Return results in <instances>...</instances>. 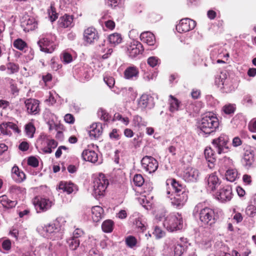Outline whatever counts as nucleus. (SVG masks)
Listing matches in <instances>:
<instances>
[{
    "instance_id": "1",
    "label": "nucleus",
    "mask_w": 256,
    "mask_h": 256,
    "mask_svg": "<svg viewBox=\"0 0 256 256\" xmlns=\"http://www.w3.org/2000/svg\"><path fill=\"white\" fill-rule=\"evenodd\" d=\"M219 120L214 114L208 112L202 118L198 124L200 134L208 135L218 128Z\"/></svg>"
},
{
    "instance_id": "2",
    "label": "nucleus",
    "mask_w": 256,
    "mask_h": 256,
    "mask_svg": "<svg viewBox=\"0 0 256 256\" xmlns=\"http://www.w3.org/2000/svg\"><path fill=\"white\" fill-rule=\"evenodd\" d=\"M194 214H198L200 220L204 224L212 226L215 224L218 218L213 209L208 207H203V204H198L194 210Z\"/></svg>"
},
{
    "instance_id": "3",
    "label": "nucleus",
    "mask_w": 256,
    "mask_h": 256,
    "mask_svg": "<svg viewBox=\"0 0 256 256\" xmlns=\"http://www.w3.org/2000/svg\"><path fill=\"white\" fill-rule=\"evenodd\" d=\"M163 226L168 230L171 232L181 230L183 226L182 218L178 213L170 214L166 216L164 221Z\"/></svg>"
},
{
    "instance_id": "4",
    "label": "nucleus",
    "mask_w": 256,
    "mask_h": 256,
    "mask_svg": "<svg viewBox=\"0 0 256 256\" xmlns=\"http://www.w3.org/2000/svg\"><path fill=\"white\" fill-rule=\"evenodd\" d=\"M56 36L52 34L42 35L37 42L40 50L46 53H52L56 48Z\"/></svg>"
},
{
    "instance_id": "5",
    "label": "nucleus",
    "mask_w": 256,
    "mask_h": 256,
    "mask_svg": "<svg viewBox=\"0 0 256 256\" xmlns=\"http://www.w3.org/2000/svg\"><path fill=\"white\" fill-rule=\"evenodd\" d=\"M61 219L58 218L54 222L49 224L44 227L38 228L37 230L44 236L52 240H55L59 237V229L56 223L58 222L59 220Z\"/></svg>"
},
{
    "instance_id": "6",
    "label": "nucleus",
    "mask_w": 256,
    "mask_h": 256,
    "mask_svg": "<svg viewBox=\"0 0 256 256\" xmlns=\"http://www.w3.org/2000/svg\"><path fill=\"white\" fill-rule=\"evenodd\" d=\"M215 84L223 92H230L234 89L232 80L224 72H221L216 76Z\"/></svg>"
},
{
    "instance_id": "7",
    "label": "nucleus",
    "mask_w": 256,
    "mask_h": 256,
    "mask_svg": "<svg viewBox=\"0 0 256 256\" xmlns=\"http://www.w3.org/2000/svg\"><path fill=\"white\" fill-rule=\"evenodd\" d=\"M108 184V180L105 176L102 174H100L94 182V194L95 196H104Z\"/></svg>"
},
{
    "instance_id": "8",
    "label": "nucleus",
    "mask_w": 256,
    "mask_h": 256,
    "mask_svg": "<svg viewBox=\"0 0 256 256\" xmlns=\"http://www.w3.org/2000/svg\"><path fill=\"white\" fill-rule=\"evenodd\" d=\"M228 136L222 134L218 138L214 139L212 144L218 154H224L228 152L230 150L228 146Z\"/></svg>"
},
{
    "instance_id": "9",
    "label": "nucleus",
    "mask_w": 256,
    "mask_h": 256,
    "mask_svg": "<svg viewBox=\"0 0 256 256\" xmlns=\"http://www.w3.org/2000/svg\"><path fill=\"white\" fill-rule=\"evenodd\" d=\"M142 168L150 174L154 172L158 168V162L153 157L146 156L141 160Z\"/></svg>"
},
{
    "instance_id": "10",
    "label": "nucleus",
    "mask_w": 256,
    "mask_h": 256,
    "mask_svg": "<svg viewBox=\"0 0 256 256\" xmlns=\"http://www.w3.org/2000/svg\"><path fill=\"white\" fill-rule=\"evenodd\" d=\"M143 50V46L138 41L133 40L127 45V53L132 58L136 57Z\"/></svg>"
},
{
    "instance_id": "11",
    "label": "nucleus",
    "mask_w": 256,
    "mask_h": 256,
    "mask_svg": "<svg viewBox=\"0 0 256 256\" xmlns=\"http://www.w3.org/2000/svg\"><path fill=\"white\" fill-rule=\"evenodd\" d=\"M196 26L194 20L185 18L180 20L178 24L176 26L177 31L180 33L186 32L193 30Z\"/></svg>"
},
{
    "instance_id": "12",
    "label": "nucleus",
    "mask_w": 256,
    "mask_h": 256,
    "mask_svg": "<svg viewBox=\"0 0 256 256\" xmlns=\"http://www.w3.org/2000/svg\"><path fill=\"white\" fill-rule=\"evenodd\" d=\"M33 204L37 212L46 211L48 210L52 205V202L49 200L38 197L36 198L34 200Z\"/></svg>"
},
{
    "instance_id": "13",
    "label": "nucleus",
    "mask_w": 256,
    "mask_h": 256,
    "mask_svg": "<svg viewBox=\"0 0 256 256\" xmlns=\"http://www.w3.org/2000/svg\"><path fill=\"white\" fill-rule=\"evenodd\" d=\"M188 192L183 190L180 194H175L173 198H170L171 204L176 208H182L188 200Z\"/></svg>"
},
{
    "instance_id": "14",
    "label": "nucleus",
    "mask_w": 256,
    "mask_h": 256,
    "mask_svg": "<svg viewBox=\"0 0 256 256\" xmlns=\"http://www.w3.org/2000/svg\"><path fill=\"white\" fill-rule=\"evenodd\" d=\"M200 173L199 170L195 168L188 167L184 172L183 178L188 182H196L198 180Z\"/></svg>"
},
{
    "instance_id": "15",
    "label": "nucleus",
    "mask_w": 256,
    "mask_h": 256,
    "mask_svg": "<svg viewBox=\"0 0 256 256\" xmlns=\"http://www.w3.org/2000/svg\"><path fill=\"white\" fill-rule=\"evenodd\" d=\"M207 189L209 190L214 191L220 184V180L216 172L209 174L205 179Z\"/></svg>"
},
{
    "instance_id": "16",
    "label": "nucleus",
    "mask_w": 256,
    "mask_h": 256,
    "mask_svg": "<svg viewBox=\"0 0 256 256\" xmlns=\"http://www.w3.org/2000/svg\"><path fill=\"white\" fill-rule=\"evenodd\" d=\"M24 103L28 114H36L39 112L40 110V102L38 100L30 98L26 100Z\"/></svg>"
},
{
    "instance_id": "17",
    "label": "nucleus",
    "mask_w": 256,
    "mask_h": 256,
    "mask_svg": "<svg viewBox=\"0 0 256 256\" xmlns=\"http://www.w3.org/2000/svg\"><path fill=\"white\" fill-rule=\"evenodd\" d=\"M232 189L230 186H226L220 188L217 194L218 198L222 202L230 201L232 198Z\"/></svg>"
},
{
    "instance_id": "18",
    "label": "nucleus",
    "mask_w": 256,
    "mask_h": 256,
    "mask_svg": "<svg viewBox=\"0 0 256 256\" xmlns=\"http://www.w3.org/2000/svg\"><path fill=\"white\" fill-rule=\"evenodd\" d=\"M103 131L102 124L100 122L93 123L88 130L92 139H96L102 135Z\"/></svg>"
},
{
    "instance_id": "19",
    "label": "nucleus",
    "mask_w": 256,
    "mask_h": 256,
    "mask_svg": "<svg viewBox=\"0 0 256 256\" xmlns=\"http://www.w3.org/2000/svg\"><path fill=\"white\" fill-rule=\"evenodd\" d=\"M82 157L84 160L92 163L98 162L100 164L101 161L98 160V154L93 150H85L82 154Z\"/></svg>"
},
{
    "instance_id": "20",
    "label": "nucleus",
    "mask_w": 256,
    "mask_h": 256,
    "mask_svg": "<svg viewBox=\"0 0 256 256\" xmlns=\"http://www.w3.org/2000/svg\"><path fill=\"white\" fill-rule=\"evenodd\" d=\"M84 40L88 44L94 42L98 39L97 31L92 27L88 28L84 30Z\"/></svg>"
},
{
    "instance_id": "21",
    "label": "nucleus",
    "mask_w": 256,
    "mask_h": 256,
    "mask_svg": "<svg viewBox=\"0 0 256 256\" xmlns=\"http://www.w3.org/2000/svg\"><path fill=\"white\" fill-rule=\"evenodd\" d=\"M138 74V69L136 66H128L124 71V78L127 80H136Z\"/></svg>"
},
{
    "instance_id": "22",
    "label": "nucleus",
    "mask_w": 256,
    "mask_h": 256,
    "mask_svg": "<svg viewBox=\"0 0 256 256\" xmlns=\"http://www.w3.org/2000/svg\"><path fill=\"white\" fill-rule=\"evenodd\" d=\"M73 20L72 16L66 14L60 18L58 22L59 26L64 28H71L74 26Z\"/></svg>"
},
{
    "instance_id": "23",
    "label": "nucleus",
    "mask_w": 256,
    "mask_h": 256,
    "mask_svg": "<svg viewBox=\"0 0 256 256\" xmlns=\"http://www.w3.org/2000/svg\"><path fill=\"white\" fill-rule=\"evenodd\" d=\"M44 140L46 144V146L43 148L42 150L46 154H50L52 149H54L58 146V142L54 139L50 138L48 136H44Z\"/></svg>"
},
{
    "instance_id": "24",
    "label": "nucleus",
    "mask_w": 256,
    "mask_h": 256,
    "mask_svg": "<svg viewBox=\"0 0 256 256\" xmlns=\"http://www.w3.org/2000/svg\"><path fill=\"white\" fill-rule=\"evenodd\" d=\"M141 40L148 46H154L156 43V38L154 34L150 32H144L140 36Z\"/></svg>"
},
{
    "instance_id": "25",
    "label": "nucleus",
    "mask_w": 256,
    "mask_h": 256,
    "mask_svg": "<svg viewBox=\"0 0 256 256\" xmlns=\"http://www.w3.org/2000/svg\"><path fill=\"white\" fill-rule=\"evenodd\" d=\"M254 161V154L252 151L246 150L242 162L243 165L247 168H250Z\"/></svg>"
},
{
    "instance_id": "26",
    "label": "nucleus",
    "mask_w": 256,
    "mask_h": 256,
    "mask_svg": "<svg viewBox=\"0 0 256 256\" xmlns=\"http://www.w3.org/2000/svg\"><path fill=\"white\" fill-rule=\"evenodd\" d=\"M104 216V210L100 206H94L92 208V218L94 222L100 221Z\"/></svg>"
},
{
    "instance_id": "27",
    "label": "nucleus",
    "mask_w": 256,
    "mask_h": 256,
    "mask_svg": "<svg viewBox=\"0 0 256 256\" xmlns=\"http://www.w3.org/2000/svg\"><path fill=\"white\" fill-rule=\"evenodd\" d=\"M37 22L33 18L26 19L22 22V26L25 32L33 30L37 28Z\"/></svg>"
},
{
    "instance_id": "28",
    "label": "nucleus",
    "mask_w": 256,
    "mask_h": 256,
    "mask_svg": "<svg viewBox=\"0 0 256 256\" xmlns=\"http://www.w3.org/2000/svg\"><path fill=\"white\" fill-rule=\"evenodd\" d=\"M206 159L210 164L208 166L211 168L216 162V154L211 148H206L204 152Z\"/></svg>"
},
{
    "instance_id": "29",
    "label": "nucleus",
    "mask_w": 256,
    "mask_h": 256,
    "mask_svg": "<svg viewBox=\"0 0 256 256\" xmlns=\"http://www.w3.org/2000/svg\"><path fill=\"white\" fill-rule=\"evenodd\" d=\"M12 178L17 182H20L26 178L24 173L20 171L17 166H14L12 170Z\"/></svg>"
},
{
    "instance_id": "30",
    "label": "nucleus",
    "mask_w": 256,
    "mask_h": 256,
    "mask_svg": "<svg viewBox=\"0 0 256 256\" xmlns=\"http://www.w3.org/2000/svg\"><path fill=\"white\" fill-rule=\"evenodd\" d=\"M58 189L62 190L63 192H66L68 194H70L74 191L75 186L72 182H61L58 185Z\"/></svg>"
},
{
    "instance_id": "31",
    "label": "nucleus",
    "mask_w": 256,
    "mask_h": 256,
    "mask_svg": "<svg viewBox=\"0 0 256 256\" xmlns=\"http://www.w3.org/2000/svg\"><path fill=\"white\" fill-rule=\"evenodd\" d=\"M0 203L4 207L10 208L14 207L17 202L16 200H10L6 195H3L0 196Z\"/></svg>"
},
{
    "instance_id": "32",
    "label": "nucleus",
    "mask_w": 256,
    "mask_h": 256,
    "mask_svg": "<svg viewBox=\"0 0 256 256\" xmlns=\"http://www.w3.org/2000/svg\"><path fill=\"white\" fill-rule=\"evenodd\" d=\"M169 98L170 110L171 112H174L178 110L180 102L172 95H170Z\"/></svg>"
},
{
    "instance_id": "33",
    "label": "nucleus",
    "mask_w": 256,
    "mask_h": 256,
    "mask_svg": "<svg viewBox=\"0 0 256 256\" xmlns=\"http://www.w3.org/2000/svg\"><path fill=\"white\" fill-rule=\"evenodd\" d=\"M166 183L167 184H170L173 189L174 190L175 194H180V192L182 193L183 190H185L182 186L174 179L168 180Z\"/></svg>"
},
{
    "instance_id": "34",
    "label": "nucleus",
    "mask_w": 256,
    "mask_h": 256,
    "mask_svg": "<svg viewBox=\"0 0 256 256\" xmlns=\"http://www.w3.org/2000/svg\"><path fill=\"white\" fill-rule=\"evenodd\" d=\"M225 177L227 180L233 182L238 178V172L236 168H229L226 172Z\"/></svg>"
},
{
    "instance_id": "35",
    "label": "nucleus",
    "mask_w": 256,
    "mask_h": 256,
    "mask_svg": "<svg viewBox=\"0 0 256 256\" xmlns=\"http://www.w3.org/2000/svg\"><path fill=\"white\" fill-rule=\"evenodd\" d=\"M122 38L120 34L114 33L110 34L108 36V41L113 46H116L121 42Z\"/></svg>"
},
{
    "instance_id": "36",
    "label": "nucleus",
    "mask_w": 256,
    "mask_h": 256,
    "mask_svg": "<svg viewBox=\"0 0 256 256\" xmlns=\"http://www.w3.org/2000/svg\"><path fill=\"white\" fill-rule=\"evenodd\" d=\"M114 222L112 220H108L104 221L102 225V228L104 232H111L113 230Z\"/></svg>"
},
{
    "instance_id": "37",
    "label": "nucleus",
    "mask_w": 256,
    "mask_h": 256,
    "mask_svg": "<svg viewBox=\"0 0 256 256\" xmlns=\"http://www.w3.org/2000/svg\"><path fill=\"white\" fill-rule=\"evenodd\" d=\"M9 191L10 193L13 194H22L24 195L26 193L24 188L20 187L16 185H14L10 187Z\"/></svg>"
},
{
    "instance_id": "38",
    "label": "nucleus",
    "mask_w": 256,
    "mask_h": 256,
    "mask_svg": "<svg viewBox=\"0 0 256 256\" xmlns=\"http://www.w3.org/2000/svg\"><path fill=\"white\" fill-rule=\"evenodd\" d=\"M67 242L70 248L72 250H74L79 246L80 240V239L74 238L71 237L67 240Z\"/></svg>"
},
{
    "instance_id": "39",
    "label": "nucleus",
    "mask_w": 256,
    "mask_h": 256,
    "mask_svg": "<svg viewBox=\"0 0 256 256\" xmlns=\"http://www.w3.org/2000/svg\"><path fill=\"white\" fill-rule=\"evenodd\" d=\"M133 123L135 126L140 128L142 126H145L147 122L142 119V118L139 116H135L133 118Z\"/></svg>"
},
{
    "instance_id": "40",
    "label": "nucleus",
    "mask_w": 256,
    "mask_h": 256,
    "mask_svg": "<svg viewBox=\"0 0 256 256\" xmlns=\"http://www.w3.org/2000/svg\"><path fill=\"white\" fill-rule=\"evenodd\" d=\"M150 98L151 97L148 94H142L138 102L139 105L142 108H146L148 106V102Z\"/></svg>"
},
{
    "instance_id": "41",
    "label": "nucleus",
    "mask_w": 256,
    "mask_h": 256,
    "mask_svg": "<svg viewBox=\"0 0 256 256\" xmlns=\"http://www.w3.org/2000/svg\"><path fill=\"white\" fill-rule=\"evenodd\" d=\"M35 128L34 125L29 123L25 126V132L26 136L30 138H32L34 136V134L35 132Z\"/></svg>"
},
{
    "instance_id": "42",
    "label": "nucleus",
    "mask_w": 256,
    "mask_h": 256,
    "mask_svg": "<svg viewBox=\"0 0 256 256\" xmlns=\"http://www.w3.org/2000/svg\"><path fill=\"white\" fill-rule=\"evenodd\" d=\"M222 110L224 114H231L234 113L236 110V106L234 104H227L222 107Z\"/></svg>"
},
{
    "instance_id": "43",
    "label": "nucleus",
    "mask_w": 256,
    "mask_h": 256,
    "mask_svg": "<svg viewBox=\"0 0 256 256\" xmlns=\"http://www.w3.org/2000/svg\"><path fill=\"white\" fill-rule=\"evenodd\" d=\"M14 46L15 48L22 50L26 46V44L22 39L18 38L14 41Z\"/></svg>"
},
{
    "instance_id": "44",
    "label": "nucleus",
    "mask_w": 256,
    "mask_h": 256,
    "mask_svg": "<svg viewBox=\"0 0 256 256\" xmlns=\"http://www.w3.org/2000/svg\"><path fill=\"white\" fill-rule=\"evenodd\" d=\"M126 244L128 247H129L130 248H133L136 245L137 240L134 236H128L126 238Z\"/></svg>"
},
{
    "instance_id": "45",
    "label": "nucleus",
    "mask_w": 256,
    "mask_h": 256,
    "mask_svg": "<svg viewBox=\"0 0 256 256\" xmlns=\"http://www.w3.org/2000/svg\"><path fill=\"white\" fill-rule=\"evenodd\" d=\"M133 182L136 186L140 187L144 184V179L141 174H136L133 178Z\"/></svg>"
},
{
    "instance_id": "46",
    "label": "nucleus",
    "mask_w": 256,
    "mask_h": 256,
    "mask_svg": "<svg viewBox=\"0 0 256 256\" xmlns=\"http://www.w3.org/2000/svg\"><path fill=\"white\" fill-rule=\"evenodd\" d=\"M166 211L165 210H158L156 214V220L158 221L164 222L166 218Z\"/></svg>"
},
{
    "instance_id": "47",
    "label": "nucleus",
    "mask_w": 256,
    "mask_h": 256,
    "mask_svg": "<svg viewBox=\"0 0 256 256\" xmlns=\"http://www.w3.org/2000/svg\"><path fill=\"white\" fill-rule=\"evenodd\" d=\"M6 70L8 74H13L18 72V66L15 64L10 62L6 65Z\"/></svg>"
},
{
    "instance_id": "48",
    "label": "nucleus",
    "mask_w": 256,
    "mask_h": 256,
    "mask_svg": "<svg viewBox=\"0 0 256 256\" xmlns=\"http://www.w3.org/2000/svg\"><path fill=\"white\" fill-rule=\"evenodd\" d=\"M245 212L248 216L253 218L256 214V206L252 204L248 205L246 207Z\"/></svg>"
},
{
    "instance_id": "49",
    "label": "nucleus",
    "mask_w": 256,
    "mask_h": 256,
    "mask_svg": "<svg viewBox=\"0 0 256 256\" xmlns=\"http://www.w3.org/2000/svg\"><path fill=\"white\" fill-rule=\"evenodd\" d=\"M98 116L104 122H108L110 120V116L104 110L100 109L98 111Z\"/></svg>"
},
{
    "instance_id": "50",
    "label": "nucleus",
    "mask_w": 256,
    "mask_h": 256,
    "mask_svg": "<svg viewBox=\"0 0 256 256\" xmlns=\"http://www.w3.org/2000/svg\"><path fill=\"white\" fill-rule=\"evenodd\" d=\"M0 130L2 134L4 135L10 136L12 134V132L8 128L7 122H3L0 124Z\"/></svg>"
},
{
    "instance_id": "51",
    "label": "nucleus",
    "mask_w": 256,
    "mask_h": 256,
    "mask_svg": "<svg viewBox=\"0 0 256 256\" xmlns=\"http://www.w3.org/2000/svg\"><path fill=\"white\" fill-rule=\"evenodd\" d=\"M61 59L64 64H69L72 61V56L67 52H64Z\"/></svg>"
},
{
    "instance_id": "52",
    "label": "nucleus",
    "mask_w": 256,
    "mask_h": 256,
    "mask_svg": "<svg viewBox=\"0 0 256 256\" xmlns=\"http://www.w3.org/2000/svg\"><path fill=\"white\" fill-rule=\"evenodd\" d=\"M153 234L156 238H160L164 236L165 232L160 228L156 226L153 232Z\"/></svg>"
},
{
    "instance_id": "53",
    "label": "nucleus",
    "mask_w": 256,
    "mask_h": 256,
    "mask_svg": "<svg viewBox=\"0 0 256 256\" xmlns=\"http://www.w3.org/2000/svg\"><path fill=\"white\" fill-rule=\"evenodd\" d=\"M6 82L8 84H10L11 90L14 94V92H18V89L16 87V82L14 80L10 78H6Z\"/></svg>"
},
{
    "instance_id": "54",
    "label": "nucleus",
    "mask_w": 256,
    "mask_h": 256,
    "mask_svg": "<svg viewBox=\"0 0 256 256\" xmlns=\"http://www.w3.org/2000/svg\"><path fill=\"white\" fill-rule=\"evenodd\" d=\"M148 64L152 68H154L157 66L158 63L160 60L156 56H151L148 59Z\"/></svg>"
},
{
    "instance_id": "55",
    "label": "nucleus",
    "mask_w": 256,
    "mask_h": 256,
    "mask_svg": "<svg viewBox=\"0 0 256 256\" xmlns=\"http://www.w3.org/2000/svg\"><path fill=\"white\" fill-rule=\"evenodd\" d=\"M28 164L34 168H36L38 166V161L37 158L34 156H30L28 158Z\"/></svg>"
},
{
    "instance_id": "56",
    "label": "nucleus",
    "mask_w": 256,
    "mask_h": 256,
    "mask_svg": "<svg viewBox=\"0 0 256 256\" xmlns=\"http://www.w3.org/2000/svg\"><path fill=\"white\" fill-rule=\"evenodd\" d=\"M8 126V128L12 131V130L14 132L19 134L20 132L17 125L12 122H6Z\"/></svg>"
},
{
    "instance_id": "57",
    "label": "nucleus",
    "mask_w": 256,
    "mask_h": 256,
    "mask_svg": "<svg viewBox=\"0 0 256 256\" xmlns=\"http://www.w3.org/2000/svg\"><path fill=\"white\" fill-rule=\"evenodd\" d=\"M184 251V248L180 244L175 246L174 248V256H180Z\"/></svg>"
},
{
    "instance_id": "58",
    "label": "nucleus",
    "mask_w": 256,
    "mask_h": 256,
    "mask_svg": "<svg viewBox=\"0 0 256 256\" xmlns=\"http://www.w3.org/2000/svg\"><path fill=\"white\" fill-rule=\"evenodd\" d=\"M104 80L110 88H112L115 84L114 78L111 76L104 78Z\"/></svg>"
},
{
    "instance_id": "59",
    "label": "nucleus",
    "mask_w": 256,
    "mask_h": 256,
    "mask_svg": "<svg viewBox=\"0 0 256 256\" xmlns=\"http://www.w3.org/2000/svg\"><path fill=\"white\" fill-rule=\"evenodd\" d=\"M84 232L80 228H76L73 232V236L72 238L79 239L84 235Z\"/></svg>"
},
{
    "instance_id": "60",
    "label": "nucleus",
    "mask_w": 256,
    "mask_h": 256,
    "mask_svg": "<svg viewBox=\"0 0 256 256\" xmlns=\"http://www.w3.org/2000/svg\"><path fill=\"white\" fill-rule=\"evenodd\" d=\"M134 224L142 232H144L146 229L144 225L142 222L141 220L139 218H136Z\"/></svg>"
},
{
    "instance_id": "61",
    "label": "nucleus",
    "mask_w": 256,
    "mask_h": 256,
    "mask_svg": "<svg viewBox=\"0 0 256 256\" xmlns=\"http://www.w3.org/2000/svg\"><path fill=\"white\" fill-rule=\"evenodd\" d=\"M64 121L68 124H73L74 122V116L70 114H66L64 117Z\"/></svg>"
},
{
    "instance_id": "62",
    "label": "nucleus",
    "mask_w": 256,
    "mask_h": 256,
    "mask_svg": "<svg viewBox=\"0 0 256 256\" xmlns=\"http://www.w3.org/2000/svg\"><path fill=\"white\" fill-rule=\"evenodd\" d=\"M54 94H56L55 92H50L48 98L46 100L51 104H53L56 102V100L54 97Z\"/></svg>"
},
{
    "instance_id": "63",
    "label": "nucleus",
    "mask_w": 256,
    "mask_h": 256,
    "mask_svg": "<svg viewBox=\"0 0 256 256\" xmlns=\"http://www.w3.org/2000/svg\"><path fill=\"white\" fill-rule=\"evenodd\" d=\"M110 137L114 140H118L120 138V135L116 129L112 130V132L110 133Z\"/></svg>"
},
{
    "instance_id": "64",
    "label": "nucleus",
    "mask_w": 256,
    "mask_h": 256,
    "mask_svg": "<svg viewBox=\"0 0 256 256\" xmlns=\"http://www.w3.org/2000/svg\"><path fill=\"white\" fill-rule=\"evenodd\" d=\"M250 130L254 132L256 131V120H252L248 125Z\"/></svg>"
}]
</instances>
